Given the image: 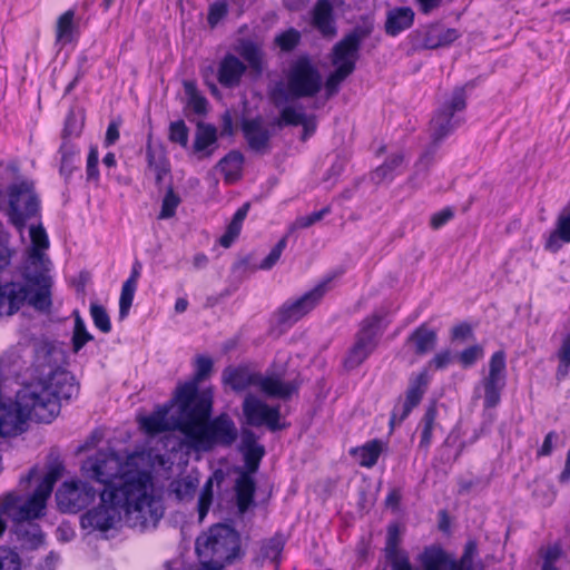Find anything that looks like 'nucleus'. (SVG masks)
<instances>
[{
    "label": "nucleus",
    "instance_id": "obj_40",
    "mask_svg": "<svg viewBox=\"0 0 570 570\" xmlns=\"http://www.w3.org/2000/svg\"><path fill=\"white\" fill-rule=\"evenodd\" d=\"M403 160L404 157L402 154L390 156L383 165L379 166L372 173V179L379 184L385 179L392 178L394 170L403 164Z\"/></svg>",
    "mask_w": 570,
    "mask_h": 570
},
{
    "label": "nucleus",
    "instance_id": "obj_12",
    "mask_svg": "<svg viewBox=\"0 0 570 570\" xmlns=\"http://www.w3.org/2000/svg\"><path fill=\"white\" fill-rule=\"evenodd\" d=\"M382 316L373 314L364 318L355 334L353 345L346 353L343 365L352 371L358 367L376 350L380 341Z\"/></svg>",
    "mask_w": 570,
    "mask_h": 570
},
{
    "label": "nucleus",
    "instance_id": "obj_23",
    "mask_svg": "<svg viewBox=\"0 0 570 570\" xmlns=\"http://www.w3.org/2000/svg\"><path fill=\"white\" fill-rule=\"evenodd\" d=\"M460 37V32L454 28H444L435 23L431 24L423 38V46L428 49H436L450 46Z\"/></svg>",
    "mask_w": 570,
    "mask_h": 570
},
{
    "label": "nucleus",
    "instance_id": "obj_60",
    "mask_svg": "<svg viewBox=\"0 0 570 570\" xmlns=\"http://www.w3.org/2000/svg\"><path fill=\"white\" fill-rule=\"evenodd\" d=\"M558 438L557 433L556 432H549L546 438H544V441H543V444L542 446L540 448V450L538 451V455L539 456H547V455H550L551 452H552V449H553V441H556Z\"/></svg>",
    "mask_w": 570,
    "mask_h": 570
},
{
    "label": "nucleus",
    "instance_id": "obj_33",
    "mask_svg": "<svg viewBox=\"0 0 570 570\" xmlns=\"http://www.w3.org/2000/svg\"><path fill=\"white\" fill-rule=\"evenodd\" d=\"M216 140L217 130L214 126L208 124H198L194 141L195 153H204L205 156H210L213 154V149L208 148L214 146Z\"/></svg>",
    "mask_w": 570,
    "mask_h": 570
},
{
    "label": "nucleus",
    "instance_id": "obj_50",
    "mask_svg": "<svg viewBox=\"0 0 570 570\" xmlns=\"http://www.w3.org/2000/svg\"><path fill=\"white\" fill-rule=\"evenodd\" d=\"M212 368H213V361L209 357L203 356V355L197 356L195 382H193L194 384H196L197 389H198L197 383L205 380L212 372Z\"/></svg>",
    "mask_w": 570,
    "mask_h": 570
},
{
    "label": "nucleus",
    "instance_id": "obj_63",
    "mask_svg": "<svg viewBox=\"0 0 570 570\" xmlns=\"http://www.w3.org/2000/svg\"><path fill=\"white\" fill-rule=\"evenodd\" d=\"M560 556H561V549L559 547H557V546L550 547L546 552L542 567H546L547 564H549L550 567H554L553 563H554V561H557L559 559Z\"/></svg>",
    "mask_w": 570,
    "mask_h": 570
},
{
    "label": "nucleus",
    "instance_id": "obj_7",
    "mask_svg": "<svg viewBox=\"0 0 570 570\" xmlns=\"http://www.w3.org/2000/svg\"><path fill=\"white\" fill-rule=\"evenodd\" d=\"M196 552L202 561L198 570H223L239 552V535L226 524H216L196 540Z\"/></svg>",
    "mask_w": 570,
    "mask_h": 570
},
{
    "label": "nucleus",
    "instance_id": "obj_45",
    "mask_svg": "<svg viewBox=\"0 0 570 570\" xmlns=\"http://www.w3.org/2000/svg\"><path fill=\"white\" fill-rule=\"evenodd\" d=\"M188 127L184 120L174 121L169 126V140L186 147L188 142Z\"/></svg>",
    "mask_w": 570,
    "mask_h": 570
},
{
    "label": "nucleus",
    "instance_id": "obj_48",
    "mask_svg": "<svg viewBox=\"0 0 570 570\" xmlns=\"http://www.w3.org/2000/svg\"><path fill=\"white\" fill-rule=\"evenodd\" d=\"M286 236L278 240V243L272 248L269 254L261 262V269H271L278 262L283 250L286 247Z\"/></svg>",
    "mask_w": 570,
    "mask_h": 570
},
{
    "label": "nucleus",
    "instance_id": "obj_43",
    "mask_svg": "<svg viewBox=\"0 0 570 570\" xmlns=\"http://www.w3.org/2000/svg\"><path fill=\"white\" fill-rule=\"evenodd\" d=\"M136 288H137V286H134L131 283L122 284L120 298H119V317H120V320H124L127 317L129 309L132 305Z\"/></svg>",
    "mask_w": 570,
    "mask_h": 570
},
{
    "label": "nucleus",
    "instance_id": "obj_52",
    "mask_svg": "<svg viewBox=\"0 0 570 570\" xmlns=\"http://www.w3.org/2000/svg\"><path fill=\"white\" fill-rule=\"evenodd\" d=\"M227 14V6L224 2H216L210 6L208 12V23L215 27Z\"/></svg>",
    "mask_w": 570,
    "mask_h": 570
},
{
    "label": "nucleus",
    "instance_id": "obj_51",
    "mask_svg": "<svg viewBox=\"0 0 570 570\" xmlns=\"http://www.w3.org/2000/svg\"><path fill=\"white\" fill-rule=\"evenodd\" d=\"M483 356V348L480 345H473L461 352L459 360L464 367L473 365Z\"/></svg>",
    "mask_w": 570,
    "mask_h": 570
},
{
    "label": "nucleus",
    "instance_id": "obj_17",
    "mask_svg": "<svg viewBox=\"0 0 570 570\" xmlns=\"http://www.w3.org/2000/svg\"><path fill=\"white\" fill-rule=\"evenodd\" d=\"M429 382L430 377L426 370L410 377L405 399L400 401L392 411L390 419L392 429L400 425L410 415L412 410L420 404L428 390Z\"/></svg>",
    "mask_w": 570,
    "mask_h": 570
},
{
    "label": "nucleus",
    "instance_id": "obj_11",
    "mask_svg": "<svg viewBox=\"0 0 570 570\" xmlns=\"http://www.w3.org/2000/svg\"><path fill=\"white\" fill-rule=\"evenodd\" d=\"M134 455L128 458V462L122 463L119 455L112 451H99L88 456L81 464L82 475L105 484V489L118 487L127 473H149L148 471L130 470V461Z\"/></svg>",
    "mask_w": 570,
    "mask_h": 570
},
{
    "label": "nucleus",
    "instance_id": "obj_19",
    "mask_svg": "<svg viewBox=\"0 0 570 570\" xmlns=\"http://www.w3.org/2000/svg\"><path fill=\"white\" fill-rule=\"evenodd\" d=\"M246 71V65L235 55L227 53L219 61L217 80L225 88L239 86Z\"/></svg>",
    "mask_w": 570,
    "mask_h": 570
},
{
    "label": "nucleus",
    "instance_id": "obj_16",
    "mask_svg": "<svg viewBox=\"0 0 570 570\" xmlns=\"http://www.w3.org/2000/svg\"><path fill=\"white\" fill-rule=\"evenodd\" d=\"M505 386V355L502 351L495 352L489 362V372L481 380L480 387L483 392V405L485 409L498 406L501 393Z\"/></svg>",
    "mask_w": 570,
    "mask_h": 570
},
{
    "label": "nucleus",
    "instance_id": "obj_8",
    "mask_svg": "<svg viewBox=\"0 0 570 570\" xmlns=\"http://www.w3.org/2000/svg\"><path fill=\"white\" fill-rule=\"evenodd\" d=\"M63 470V463L59 459L52 460L48 464L47 472L33 494L16 511H12L19 498L13 493H8L2 500L1 513L10 515L16 522L29 521L42 515L46 502L53 490L55 483L62 475Z\"/></svg>",
    "mask_w": 570,
    "mask_h": 570
},
{
    "label": "nucleus",
    "instance_id": "obj_36",
    "mask_svg": "<svg viewBox=\"0 0 570 570\" xmlns=\"http://www.w3.org/2000/svg\"><path fill=\"white\" fill-rule=\"evenodd\" d=\"M237 52L247 61L248 66L256 72L263 70V51L249 40H242L237 47Z\"/></svg>",
    "mask_w": 570,
    "mask_h": 570
},
{
    "label": "nucleus",
    "instance_id": "obj_10",
    "mask_svg": "<svg viewBox=\"0 0 570 570\" xmlns=\"http://www.w3.org/2000/svg\"><path fill=\"white\" fill-rule=\"evenodd\" d=\"M223 379L234 391L240 392L249 386H256L266 396L282 400L291 397L301 385L297 379L284 382L277 374L262 375L242 367H227Z\"/></svg>",
    "mask_w": 570,
    "mask_h": 570
},
{
    "label": "nucleus",
    "instance_id": "obj_29",
    "mask_svg": "<svg viewBox=\"0 0 570 570\" xmlns=\"http://www.w3.org/2000/svg\"><path fill=\"white\" fill-rule=\"evenodd\" d=\"M436 415L438 410L434 404H430L420 422V443H419V450L423 451L425 454L428 453L430 445L432 443V434L434 429L436 428Z\"/></svg>",
    "mask_w": 570,
    "mask_h": 570
},
{
    "label": "nucleus",
    "instance_id": "obj_56",
    "mask_svg": "<svg viewBox=\"0 0 570 570\" xmlns=\"http://www.w3.org/2000/svg\"><path fill=\"white\" fill-rule=\"evenodd\" d=\"M261 444L257 443L256 435L253 431L244 429L242 431V440H240V450L245 451L248 449H254L259 446Z\"/></svg>",
    "mask_w": 570,
    "mask_h": 570
},
{
    "label": "nucleus",
    "instance_id": "obj_64",
    "mask_svg": "<svg viewBox=\"0 0 570 570\" xmlns=\"http://www.w3.org/2000/svg\"><path fill=\"white\" fill-rule=\"evenodd\" d=\"M416 2L419 3L422 13L430 14L441 6L442 0H416Z\"/></svg>",
    "mask_w": 570,
    "mask_h": 570
},
{
    "label": "nucleus",
    "instance_id": "obj_4",
    "mask_svg": "<svg viewBox=\"0 0 570 570\" xmlns=\"http://www.w3.org/2000/svg\"><path fill=\"white\" fill-rule=\"evenodd\" d=\"M325 82L318 67L308 57H298L284 71V78L268 90L271 102L279 108L302 98H313Z\"/></svg>",
    "mask_w": 570,
    "mask_h": 570
},
{
    "label": "nucleus",
    "instance_id": "obj_26",
    "mask_svg": "<svg viewBox=\"0 0 570 570\" xmlns=\"http://www.w3.org/2000/svg\"><path fill=\"white\" fill-rule=\"evenodd\" d=\"M560 240L570 243V204L559 215L557 227L547 239L546 248L557 252L561 247Z\"/></svg>",
    "mask_w": 570,
    "mask_h": 570
},
{
    "label": "nucleus",
    "instance_id": "obj_6",
    "mask_svg": "<svg viewBox=\"0 0 570 570\" xmlns=\"http://www.w3.org/2000/svg\"><path fill=\"white\" fill-rule=\"evenodd\" d=\"M373 28V23L365 20L333 47L331 61L335 70L328 75L325 81L327 97L336 95L341 83L355 70L361 45L370 37Z\"/></svg>",
    "mask_w": 570,
    "mask_h": 570
},
{
    "label": "nucleus",
    "instance_id": "obj_15",
    "mask_svg": "<svg viewBox=\"0 0 570 570\" xmlns=\"http://www.w3.org/2000/svg\"><path fill=\"white\" fill-rule=\"evenodd\" d=\"M96 497V490L81 480L65 481L56 492V500L62 512L76 513L88 507Z\"/></svg>",
    "mask_w": 570,
    "mask_h": 570
},
{
    "label": "nucleus",
    "instance_id": "obj_32",
    "mask_svg": "<svg viewBox=\"0 0 570 570\" xmlns=\"http://www.w3.org/2000/svg\"><path fill=\"white\" fill-rule=\"evenodd\" d=\"M244 157L238 151H230L218 163L217 167L224 175L226 183L236 181L242 175Z\"/></svg>",
    "mask_w": 570,
    "mask_h": 570
},
{
    "label": "nucleus",
    "instance_id": "obj_30",
    "mask_svg": "<svg viewBox=\"0 0 570 570\" xmlns=\"http://www.w3.org/2000/svg\"><path fill=\"white\" fill-rule=\"evenodd\" d=\"M75 16V10L70 9L58 18L56 24V42L58 45L66 46L73 41L77 33Z\"/></svg>",
    "mask_w": 570,
    "mask_h": 570
},
{
    "label": "nucleus",
    "instance_id": "obj_25",
    "mask_svg": "<svg viewBox=\"0 0 570 570\" xmlns=\"http://www.w3.org/2000/svg\"><path fill=\"white\" fill-rule=\"evenodd\" d=\"M31 248L29 249V259L33 265L45 267L48 259L43 250L49 247V239L45 228L41 225L30 227Z\"/></svg>",
    "mask_w": 570,
    "mask_h": 570
},
{
    "label": "nucleus",
    "instance_id": "obj_1",
    "mask_svg": "<svg viewBox=\"0 0 570 570\" xmlns=\"http://www.w3.org/2000/svg\"><path fill=\"white\" fill-rule=\"evenodd\" d=\"M163 515L151 474L127 473L118 487L104 489L100 503L82 515L81 525L107 531L124 520L128 527L142 531L155 528Z\"/></svg>",
    "mask_w": 570,
    "mask_h": 570
},
{
    "label": "nucleus",
    "instance_id": "obj_24",
    "mask_svg": "<svg viewBox=\"0 0 570 570\" xmlns=\"http://www.w3.org/2000/svg\"><path fill=\"white\" fill-rule=\"evenodd\" d=\"M414 22V11L410 7H400L387 12L385 32L395 37L409 29Z\"/></svg>",
    "mask_w": 570,
    "mask_h": 570
},
{
    "label": "nucleus",
    "instance_id": "obj_28",
    "mask_svg": "<svg viewBox=\"0 0 570 570\" xmlns=\"http://www.w3.org/2000/svg\"><path fill=\"white\" fill-rule=\"evenodd\" d=\"M382 451L383 442L381 440L375 439L366 442L364 445L360 448L352 449L351 454L355 458L360 465L365 468H372L373 465L376 464Z\"/></svg>",
    "mask_w": 570,
    "mask_h": 570
},
{
    "label": "nucleus",
    "instance_id": "obj_41",
    "mask_svg": "<svg viewBox=\"0 0 570 570\" xmlns=\"http://www.w3.org/2000/svg\"><path fill=\"white\" fill-rule=\"evenodd\" d=\"M185 94L188 96V105L197 115H204L207 111V99L202 96L194 81H184Z\"/></svg>",
    "mask_w": 570,
    "mask_h": 570
},
{
    "label": "nucleus",
    "instance_id": "obj_37",
    "mask_svg": "<svg viewBox=\"0 0 570 570\" xmlns=\"http://www.w3.org/2000/svg\"><path fill=\"white\" fill-rule=\"evenodd\" d=\"M59 153L61 155L60 174L67 180L70 178L73 170L77 169L76 159H77L79 149L70 140H63L60 146Z\"/></svg>",
    "mask_w": 570,
    "mask_h": 570
},
{
    "label": "nucleus",
    "instance_id": "obj_9",
    "mask_svg": "<svg viewBox=\"0 0 570 570\" xmlns=\"http://www.w3.org/2000/svg\"><path fill=\"white\" fill-rule=\"evenodd\" d=\"M466 107V95L463 87L453 90L452 96L434 114L430 122L431 144L417 161L419 167L428 168L433 160L439 144L452 134L462 122L463 118L455 116Z\"/></svg>",
    "mask_w": 570,
    "mask_h": 570
},
{
    "label": "nucleus",
    "instance_id": "obj_22",
    "mask_svg": "<svg viewBox=\"0 0 570 570\" xmlns=\"http://www.w3.org/2000/svg\"><path fill=\"white\" fill-rule=\"evenodd\" d=\"M312 24L325 37L336 35L333 7L328 0H318L316 2L312 12Z\"/></svg>",
    "mask_w": 570,
    "mask_h": 570
},
{
    "label": "nucleus",
    "instance_id": "obj_42",
    "mask_svg": "<svg viewBox=\"0 0 570 570\" xmlns=\"http://www.w3.org/2000/svg\"><path fill=\"white\" fill-rule=\"evenodd\" d=\"M90 315L95 326L102 333L111 331V323L106 308L97 303L90 304Z\"/></svg>",
    "mask_w": 570,
    "mask_h": 570
},
{
    "label": "nucleus",
    "instance_id": "obj_47",
    "mask_svg": "<svg viewBox=\"0 0 570 570\" xmlns=\"http://www.w3.org/2000/svg\"><path fill=\"white\" fill-rule=\"evenodd\" d=\"M299 38H301V35L297 30L289 29L285 32L278 35L275 38V42L282 50L289 51V50H293L297 46Z\"/></svg>",
    "mask_w": 570,
    "mask_h": 570
},
{
    "label": "nucleus",
    "instance_id": "obj_39",
    "mask_svg": "<svg viewBox=\"0 0 570 570\" xmlns=\"http://www.w3.org/2000/svg\"><path fill=\"white\" fill-rule=\"evenodd\" d=\"M279 108V117L274 122L276 126H298L304 121L306 114L302 111V108L288 104L281 106Z\"/></svg>",
    "mask_w": 570,
    "mask_h": 570
},
{
    "label": "nucleus",
    "instance_id": "obj_31",
    "mask_svg": "<svg viewBox=\"0 0 570 570\" xmlns=\"http://www.w3.org/2000/svg\"><path fill=\"white\" fill-rule=\"evenodd\" d=\"M237 507L240 513L247 511L253 503L255 482L248 473H242L235 485Z\"/></svg>",
    "mask_w": 570,
    "mask_h": 570
},
{
    "label": "nucleus",
    "instance_id": "obj_27",
    "mask_svg": "<svg viewBox=\"0 0 570 570\" xmlns=\"http://www.w3.org/2000/svg\"><path fill=\"white\" fill-rule=\"evenodd\" d=\"M176 403L178 405L177 417L173 419L171 421H168L167 410H164L161 412H157L147 417H144L141 421L142 428L150 434H157L168 430L179 431V429L176 428V423L180 419V405L177 401Z\"/></svg>",
    "mask_w": 570,
    "mask_h": 570
},
{
    "label": "nucleus",
    "instance_id": "obj_38",
    "mask_svg": "<svg viewBox=\"0 0 570 570\" xmlns=\"http://www.w3.org/2000/svg\"><path fill=\"white\" fill-rule=\"evenodd\" d=\"M75 326L72 333V351L78 353L86 343L94 340V336L87 331L85 321L81 318L78 311L73 312Z\"/></svg>",
    "mask_w": 570,
    "mask_h": 570
},
{
    "label": "nucleus",
    "instance_id": "obj_55",
    "mask_svg": "<svg viewBox=\"0 0 570 570\" xmlns=\"http://www.w3.org/2000/svg\"><path fill=\"white\" fill-rule=\"evenodd\" d=\"M452 361V355L449 350L442 351L434 355V357L430 361V365L435 367L436 370H442L446 367Z\"/></svg>",
    "mask_w": 570,
    "mask_h": 570
},
{
    "label": "nucleus",
    "instance_id": "obj_21",
    "mask_svg": "<svg viewBox=\"0 0 570 570\" xmlns=\"http://www.w3.org/2000/svg\"><path fill=\"white\" fill-rule=\"evenodd\" d=\"M436 341V332L426 324H422L406 338V345L410 346L416 355H425L434 350Z\"/></svg>",
    "mask_w": 570,
    "mask_h": 570
},
{
    "label": "nucleus",
    "instance_id": "obj_20",
    "mask_svg": "<svg viewBox=\"0 0 570 570\" xmlns=\"http://www.w3.org/2000/svg\"><path fill=\"white\" fill-rule=\"evenodd\" d=\"M244 137L249 148L256 153H266L269 149L271 132L264 126L262 118L244 120L242 124Z\"/></svg>",
    "mask_w": 570,
    "mask_h": 570
},
{
    "label": "nucleus",
    "instance_id": "obj_13",
    "mask_svg": "<svg viewBox=\"0 0 570 570\" xmlns=\"http://www.w3.org/2000/svg\"><path fill=\"white\" fill-rule=\"evenodd\" d=\"M10 222L23 232L26 222L36 216L39 210V200L33 186L28 181L14 183L8 188Z\"/></svg>",
    "mask_w": 570,
    "mask_h": 570
},
{
    "label": "nucleus",
    "instance_id": "obj_59",
    "mask_svg": "<svg viewBox=\"0 0 570 570\" xmlns=\"http://www.w3.org/2000/svg\"><path fill=\"white\" fill-rule=\"evenodd\" d=\"M478 554V544L475 540H469L464 547V551L460 560L468 563H473L475 556Z\"/></svg>",
    "mask_w": 570,
    "mask_h": 570
},
{
    "label": "nucleus",
    "instance_id": "obj_58",
    "mask_svg": "<svg viewBox=\"0 0 570 570\" xmlns=\"http://www.w3.org/2000/svg\"><path fill=\"white\" fill-rule=\"evenodd\" d=\"M119 121H111L107 128L105 145L107 147L114 145L119 139Z\"/></svg>",
    "mask_w": 570,
    "mask_h": 570
},
{
    "label": "nucleus",
    "instance_id": "obj_14",
    "mask_svg": "<svg viewBox=\"0 0 570 570\" xmlns=\"http://www.w3.org/2000/svg\"><path fill=\"white\" fill-rule=\"evenodd\" d=\"M328 284L330 279L323 281L299 298L284 303L275 314L277 323L279 325L291 326L307 315L320 304L327 293Z\"/></svg>",
    "mask_w": 570,
    "mask_h": 570
},
{
    "label": "nucleus",
    "instance_id": "obj_57",
    "mask_svg": "<svg viewBox=\"0 0 570 570\" xmlns=\"http://www.w3.org/2000/svg\"><path fill=\"white\" fill-rule=\"evenodd\" d=\"M80 130H81V125H79L77 122V119L75 118L73 115H69L67 120H66L65 128H63L62 139L63 140H69L68 139L69 136H71V135H79Z\"/></svg>",
    "mask_w": 570,
    "mask_h": 570
},
{
    "label": "nucleus",
    "instance_id": "obj_62",
    "mask_svg": "<svg viewBox=\"0 0 570 570\" xmlns=\"http://www.w3.org/2000/svg\"><path fill=\"white\" fill-rule=\"evenodd\" d=\"M299 125L303 126V129H304L302 139L306 140L316 129L315 117L306 115L304 117V121L301 122Z\"/></svg>",
    "mask_w": 570,
    "mask_h": 570
},
{
    "label": "nucleus",
    "instance_id": "obj_2",
    "mask_svg": "<svg viewBox=\"0 0 570 570\" xmlns=\"http://www.w3.org/2000/svg\"><path fill=\"white\" fill-rule=\"evenodd\" d=\"M18 391L14 403L0 402V435L16 436L28 420L50 423L60 413V400H70L79 386L70 372L57 367Z\"/></svg>",
    "mask_w": 570,
    "mask_h": 570
},
{
    "label": "nucleus",
    "instance_id": "obj_18",
    "mask_svg": "<svg viewBox=\"0 0 570 570\" xmlns=\"http://www.w3.org/2000/svg\"><path fill=\"white\" fill-rule=\"evenodd\" d=\"M243 413L248 425H266L271 431H278L283 428L279 424V407L269 406L253 394L246 395L243 402Z\"/></svg>",
    "mask_w": 570,
    "mask_h": 570
},
{
    "label": "nucleus",
    "instance_id": "obj_61",
    "mask_svg": "<svg viewBox=\"0 0 570 570\" xmlns=\"http://www.w3.org/2000/svg\"><path fill=\"white\" fill-rule=\"evenodd\" d=\"M213 500V493H200L199 500H198V513L199 519L203 520L204 517L207 514L208 509L212 504Z\"/></svg>",
    "mask_w": 570,
    "mask_h": 570
},
{
    "label": "nucleus",
    "instance_id": "obj_5",
    "mask_svg": "<svg viewBox=\"0 0 570 570\" xmlns=\"http://www.w3.org/2000/svg\"><path fill=\"white\" fill-rule=\"evenodd\" d=\"M26 284L8 283L0 286V315H12L28 302L37 309L45 311L50 307L51 281L46 271L32 274L24 273Z\"/></svg>",
    "mask_w": 570,
    "mask_h": 570
},
{
    "label": "nucleus",
    "instance_id": "obj_3",
    "mask_svg": "<svg viewBox=\"0 0 570 570\" xmlns=\"http://www.w3.org/2000/svg\"><path fill=\"white\" fill-rule=\"evenodd\" d=\"M175 401L180 405V419L176 428L183 434V443L191 450L207 452L215 446H230L238 432L234 421L223 413L209 420L212 395L197 393L196 384L185 383L177 387Z\"/></svg>",
    "mask_w": 570,
    "mask_h": 570
},
{
    "label": "nucleus",
    "instance_id": "obj_35",
    "mask_svg": "<svg viewBox=\"0 0 570 570\" xmlns=\"http://www.w3.org/2000/svg\"><path fill=\"white\" fill-rule=\"evenodd\" d=\"M283 548L284 540L281 537H274L264 542L261 547L259 554L255 558L256 564L261 567L265 561H269L277 566Z\"/></svg>",
    "mask_w": 570,
    "mask_h": 570
},
{
    "label": "nucleus",
    "instance_id": "obj_54",
    "mask_svg": "<svg viewBox=\"0 0 570 570\" xmlns=\"http://www.w3.org/2000/svg\"><path fill=\"white\" fill-rule=\"evenodd\" d=\"M399 530L396 525L389 527L386 546H385V554L397 551L399 548Z\"/></svg>",
    "mask_w": 570,
    "mask_h": 570
},
{
    "label": "nucleus",
    "instance_id": "obj_53",
    "mask_svg": "<svg viewBox=\"0 0 570 570\" xmlns=\"http://www.w3.org/2000/svg\"><path fill=\"white\" fill-rule=\"evenodd\" d=\"M454 213L451 208H444L431 216L430 225L433 229H439L452 219Z\"/></svg>",
    "mask_w": 570,
    "mask_h": 570
},
{
    "label": "nucleus",
    "instance_id": "obj_44",
    "mask_svg": "<svg viewBox=\"0 0 570 570\" xmlns=\"http://www.w3.org/2000/svg\"><path fill=\"white\" fill-rule=\"evenodd\" d=\"M331 213V207L326 206L323 209L318 212H314L306 216H301L295 219V222L291 226V230L293 229H301V228H308L315 223L323 219V217Z\"/></svg>",
    "mask_w": 570,
    "mask_h": 570
},
{
    "label": "nucleus",
    "instance_id": "obj_49",
    "mask_svg": "<svg viewBox=\"0 0 570 570\" xmlns=\"http://www.w3.org/2000/svg\"><path fill=\"white\" fill-rule=\"evenodd\" d=\"M246 466L250 472H255L258 469L259 462L265 454L263 445L254 449L243 451Z\"/></svg>",
    "mask_w": 570,
    "mask_h": 570
},
{
    "label": "nucleus",
    "instance_id": "obj_46",
    "mask_svg": "<svg viewBox=\"0 0 570 570\" xmlns=\"http://www.w3.org/2000/svg\"><path fill=\"white\" fill-rule=\"evenodd\" d=\"M179 203H180L179 196L176 195L174 193V190L170 188L166 193V195L163 199L161 210L159 213L158 218L167 219V218L173 217L175 215L176 208L178 207Z\"/></svg>",
    "mask_w": 570,
    "mask_h": 570
},
{
    "label": "nucleus",
    "instance_id": "obj_34",
    "mask_svg": "<svg viewBox=\"0 0 570 570\" xmlns=\"http://www.w3.org/2000/svg\"><path fill=\"white\" fill-rule=\"evenodd\" d=\"M249 209V203H245L242 207L237 209V212L234 214L232 222L228 224L226 232L222 235L219 238V244L228 248L234 240L238 237L243 222L247 216Z\"/></svg>",
    "mask_w": 570,
    "mask_h": 570
}]
</instances>
